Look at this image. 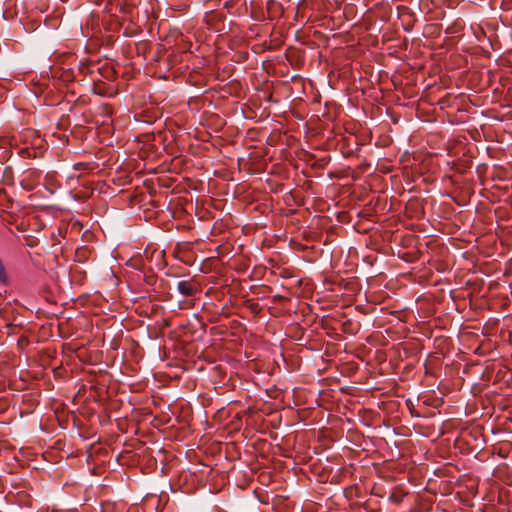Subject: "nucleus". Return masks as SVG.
<instances>
[{
    "instance_id": "nucleus-1",
    "label": "nucleus",
    "mask_w": 512,
    "mask_h": 512,
    "mask_svg": "<svg viewBox=\"0 0 512 512\" xmlns=\"http://www.w3.org/2000/svg\"><path fill=\"white\" fill-rule=\"evenodd\" d=\"M177 290L178 292L185 296V297H191L198 294L201 290L200 284L197 282V280L193 277L187 280H182L178 282L177 284Z\"/></svg>"
},
{
    "instance_id": "nucleus-2",
    "label": "nucleus",
    "mask_w": 512,
    "mask_h": 512,
    "mask_svg": "<svg viewBox=\"0 0 512 512\" xmlns=\"http://www.w3.org/2000/svg\"><path fill=\"white\" fill-rule=\"evenodd\" d=\"M405 497V494L402 493L400 490H395L393 492L390 493L389 495V500L393 503V504H400L403 499Z\"/></svg>"
},
{
    "instance_id": "nucleus-3",
    "label": "nucleus",
    "mask_w": 512,
    "mask_h": 512,
    "mask_svg": "<svg viewBox=\"0 0 512 512\" xmlns=\"http://www.w3.org/2000/svg\"><path fill=\"white\" fill-rule=\"evenodd\" d=\"M8 283H9V278H8L5 266L2 262V260L0 259V284L8 285Z\"/></svg>"
},
{
    "instance_id": "nucleus-4",
    "label": "nucleus",
    "mask_w": 512,
    "mask_h": 512,
    "mask_svg": "<svg viewBox=\"0 0 512 512\" xmlns=\"http://www.w3.org/2000/svg\"><path fill=\"white\" fill-rule=\"evenodd\" d=\"M103 69H104V71L106 72L105 77H106L108 80H114V79H115V77H116V72H115V70H114L112 67H110V66H108V65H107V66L103 67Z\"/></svg>"
},
{
    "instance_id": "nucleus-5",
    "label": "nucleus",
    "mask_w": 512,
    "mask_h": 512,
    "mask_svg": "<svg viewBox=\"0 0 512 512\" xmlns=\"http://www.w3.org/2000/svg\"><path fill=\"white\" fill-rule=\"evenodd\" d=\"M285 300H289V299L287 297L283 296V295H280V294H276L272 298V301L274 303H280V302L285 301Z\"/></svg>"
},
{
    "instance_id": "nucleus-6",
    "label": "nucleus",
    "mask_w": 512,
    "mask_h": 512,
    "mask_svg": "<svg viewBox=\"0 0 512 512\" xmlns=\"http://www.w3.org/2000/svg\"><path fill=\"white\" fill-rule=\"evenodd\" d=\"M87 166H88V164H87V163L80 162V163H76V164L74 165V169H75V170H82V169H86V168H87Z\"/></svg>"
},
{
    "instance_id": "nucleus-7",
    "label": "nucleus",
    "mask_w": 512,
    "mask_h": 512,
    "mask_svg": "<svg viewBox=\"0 0 512 512\" xmlns=\"http://www.w3.org/2000/svg\"><path fill=\"white\" fill-rule=\"evenodd\" d=\"M250 308L255 311L258 308V304H252Z\"/></svg>"
},
{
    "instance_id": "nucleus-8",
    "label": "nucleus",
    "mask_w": 512,
    "mask_h": 512,
    "mask_svg": "<svg viewBox=\"0 0 512 512\" xmlns=\"http://www.w3.org/2000/svg\"><path fill=\"white\" fill-rule=\"evenodd\" d=\"M153 279H154V277H153V276H150V277H149V280H148V283H151V280H153Z\"/></svg>"
}]
</instances>
